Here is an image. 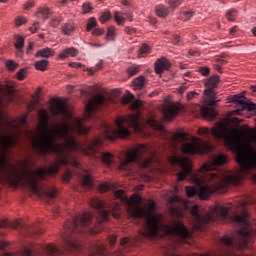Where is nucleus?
<instances>
[{
    "instance_id": "nucleus-6",
    "label": "nucleus",
    "mask_w": 256,
    "mask_h": 256,
    "mask_svg": "<svg viewBox=\"0 0 256 256\" xmlns=\"http://www.w3.org/2000/svg\"><path fill=\"white\" fill-rule=\"evenodd\" d=\"M117 129L111 127L109 124H103V133L106 139L109 141H115V139H125L131 135V131L127 127H131L135 133L143 135L147 129V125L155 129V131H163V125L154 118L143 120L141 113L137 112L129 114L124 117H119L116 120Z\"/></svg>"
},
{
    "instance_id": "nucleus-31",
    "label": "nucleus",
    "mask_w": 256,
    "mask_h": 256,
    "mask_svg": "<svg viewBox=\"0 0 256 256\" xmlns=\"http://www.w3.org/2000/svg\"><path fill=\"white\" fill-rule=\"evenodd\" d=\"M73 29V24L62 25V33H64V35H71V33H73Z\"/></svg>"
},
{
    "instance_id": "nucleus-18",
    "label": "nucleus",
    "mask_w": 256,
    "mask_h": 256,
    "mask_svg": "<svg viewBox=\"0 0 256 256\" xmlns=\"http://www.w3.org/2000/svg\"><path fill=\"white\" fill-rule=\"evenodd\" d=\"M201 113L205 119H209V121H213L217 117V112L215 109L209 107V106H203L201 108Z\"/></svg>"
},
{
    "instance_id": "nucleus-15",
    "label": "nucleus",
    "mask_w": 256,
    "mask_h": 256,
    "mask_svg": "<svg viewBox=\"0 0 256 256\" xmlns=\"http://www.w3.org/2000/svg\"><path fill=\"white\" fill-rule=\"evenodd\" d=\"M245 97L243 95H234L233 101L234 103H238V105L242 106V109H249V111H255L256 105L245 101Z\"/></svg>"
},
{
    "instance_id": "nucleus-7",
    "label": "nucleus",
    "mask_w": 256,
    "mask_h": 256,
    "mask_svg": "<svg viewBox=\"0 0 256 256\" xmlns=\"http://www.w3.org/2000/svg\"><path fill=\"white\" fill-rule=\"evenodd\" d=\"M155 161V152L150 145L138 144L127 150L125 159L121 162L119 169L123 171H131V163H136L142 169L153 167Z\"/></svg>"
},
{
    "instance_id": "nucleus-11",
    "label": "nucleus",
    "mask_w": 256,
    "mask_h": 256,
    "mask_svg": "<svg viewBox=\"0 0 256 256\" xmlns=\"http://www.w3.org/2000/svg\"><path fill=\"white\" fill-rule=\"evenodd\" d=\"M7 227H11L12 229H23L25 233L28 235H41L43 233V228H41V224L27 225L22 221H16L12 224L7 222V220L0 221V229H5Z\"/></svg>"
},
{
    "instance_id": "nucleus-20",
    "label": "nucleus",
    "mask_w": 256,
    "mask_h": 256,
    "mask_svg": "<svg viewBox=\"0 0 256 256\" xmlns=\"http://www.w3.org/2000/svg\"><path fill=\"white\" fill-rule=\"evenodd\" d=\"M55 55V51L53 49L46 47L44 49H40L36 52L35 57H42L44 59H49V57H53Z\"/></svg>"
},
{
    "instance_id": "nucleus-8",
    "label": "nucleus",
    "mask_w": 256,
    "mask_h": 256,
    "mask_svg": "<svg viewBox=\"0 0 256 256\" xmlns=\"http://www.w3.org/2000/svg\"><path fill=\"white\" fill-rule=\"evenodd\" d=\"M198 135H205L206 137L212 135L216 139H223L226 147L228 149H232L233 151L239 147V141L237 140V137H235V134L221 122H219L215 128L211 130V132L208 130V128H199Z\"/></svg>"
},
{
    "instance_id": "nucleus-47",
    "label": "nucleus",
    "mask_w": 256,
    "mask_h": 256,
    "mask_svg": "<svg viewBox=\"0 0 256 256\" xmlns=\"http://www.w3.org/2000/svg\"><path fill=\"white\" fill-rule=\"evenodd\" d=\"M199 71L204 77H208L209 73H211L209 67H200Z\"/></svg>"
},
{
    "instance_id": "nucleus-17",
    "label": "nucleus",
    "mask_w": 256,
    "mask_h": 256,
    "mask_svg": "<svg viewBox=\"0 0 256 256\" xmlns=\"http://www.w3.org/2000/svg\"><path fill=\"white\" fill-rule=\"evenodd\" d=\"M121 15H124V17ZM125 17L129 19V21H133V13L131 11H124L122 13L119 11H115L114 13V19L118 25H123Z\"/></svg>"
},
{
    "instance_id": "nucleus-27",
    "label": "nucleus",
    "mask_w": 256,
    "mask_h": 256,
    "mask_svg": "<svg viewBox=\"0 0 256 256\" xmlns=\"http://www.w3.org/2000/svg\"><path fill=\"white\" fill-rule=\"evenodd\" d=\"M47 65H49V61L40 60L35 62L34 67L37 69V71H47Z\"/></svg>"
},
{
    "instance_id": "nucleus-57",
    "label": "nucleus",
    "mask_w": 256,
    "mask_h": 256,
    "mask_svg": "<svg viewBox=\"0 0 256 256\" xmlns=\"http://www.w3.org/2000/svg\"><path fill=\"white\" fill-rule=\"evenodd\" d=\"M38 29H39V22H36L33 24L32 27L29 28V31H31V33H37Z\"/></svg>"
},
{
    "instance_id": "nucleus-16",
    "label": "nucleus",
    "mask_w": 256,
    "mask_h": 256,
    "mask_svg": "<svg viewBox=\"0 0 256 256\" xmlns=\"http://www.w3.org/2000/svg\"><path fill=\"white\" fill-rule=\"evenodd\" d=\"M170 67L171 64L169 63V60L165 57H162L155 62V71L157 75H161L163 71H168Z\"/></svg>"
},
{
    "instance_id": "nucleus-52",
    "label": "nucleus",
    "mask_w": 256,
    "mask_h": 256,
    "mask_svg": "<svg viewBox=\"0 0 256 256\" xmlns=\"http://www.w3.org/2000/svg\"><path fill=\"white\" fill-rule=\"evenodd\" d=\"M197 95H199L197 92L195 91H190L187 93V99L188 101H191V99H195V97H197Z\"/></svg>"
},
{
    "instance_id": "nucleus-49",
    "label": "nucleus",
    "mask_w": 256,
    "mask_h": 256,
    "mask_svg": "<svg viewBox=\"0 0 256 256\" xmlns=\"http://www.w3.org/2000/svg\"><path fill=\"white\" fill-rule=\"evenodd\" d=\"M142 103L139 100H135L131 104V109H141Z\"/></svg>"
},
{
    "instance_id": "nucleus-12",
    "label": "nucleus",
    "mask_w": 256,
    "mask_h": 256,
    "mask_svg": "<svg viewBox=\"0 0 256 256\" xmlns=\"http://www.w3.org/2000/svg\"><path fill=\"white\" fill-rule=\"evenodd\" d=\"M105 103H107V98L102 94H97L93 99L89 100L85 105L86 119H91V117H93V111H99Z\"/></svg>"
},
{
    "instance_id": "nucleus-29",
    "label": "nucleus",
    "mask_w": 256,
    "mask_h": 256,
    "mask_svg": "<svg viewBox=\"0 0 256 256\" xmlns=\"http://www.w3.org/2000/svg\"><path fill=\"white\" fill-rule=\"evenodd\" d=\"M98 189H99L100 193H107V191H111V190L115 189V185L104 183V184H100L98 186Z\"/></svg>"
},
{
    "instance_id": "nucleus-54",
    "label": "nucleus",
    "mask_w": 256,
    "mask_h": 256,
    "mask_svg": "<svg viewBox=\"0 0 256 256\" xmlns=\"http://www.w3.org/2000/svg\"><path fill=\"white\" fill-rule=\"evenodd\" d=\"M108 241H109V245H111V247H113V245H115V243L117 241V236H115V235L109 236Z\"/></svg>"
},
{
    "instance_id": "nucleus-50",
    "label": "nucleus",
    "mask_w": 256,
    "mask_h": 256,
    "mask_svg": "<svg viewBox=\"0 0 256 256\" xmlns=\"http://www.w3.org/2000/svg\"><path fill=\"white\" fill-rule=\"evenodd\" d=\"M183 19L184 21H189V19H191V17H193V12L189 11V12H183Z\"/></svg>"
},
{
    "instance_id": "nucleus-43",
    "label": "nucleus",
    "mask_w": 256,
    "mask_h": 256,
    "mask_svg": "<svg viewBox=\"0 0 256 256\" xmlns=\"http://www.w3.org/2000/svg\"><path fill=\"white\" fill-rule=\"evenodd\" d=\"M133 101V94H128L122 97V103L127 105V103H131Z\"/></svg>"
},
{
    "instance_id": "nucleus-10",
    "label": "nucleus",
    "mask_w": 256,
    "mask_h": 256,
    "mask_svg": "<svg viewBox=\"0 0 256 256\" xmlns=\"http://www.w3.org/2000/svg\"><path fill=\"white\" fill-rule=\"evenodd\" d=\"M237 163L241 175H251V171L256 167V151L252 150V154L240 153L237 156Z\"/></svg>"
},
{
    "instance_id": "nucleus-56",
    "label": "nucleus",
    "mask_w": 256,
    "mask_h": 256,
    "mask_svg": "<svg viewBox=\"0 0 256 256\" xmlns=\"http://www.w3.org/2000/svg\"><path fill=\"white\" fill-rule=\"evenodd\" d=\"M69 66L72 67L73 69H81L83 67V64L77 63V62H71Z\"/></svg>"
},
{
    "instance_id": "nucleus-33",
    "label": "nucleus",
    "mask_w": 256,
    "mask_h": 256,
    "mask_svg": "<svg viewBox=\"0 0 256 256\" xmlns=\"http://www.w3.org/2000/svg\"><path fill=\"white\" fill-rule=\"evenodd\" d=\"M18 67H19V64H17L13 60L6 61V69H8V71H15V69H17Z\"/></svg>"
},
{
    "instance_id": "nucleus-35",
    "label": "nucleus",
    "mask_w": 256,
    "mask_h": 256,
    "mask_svg": "<svg viewBox=\"0 0 256 256\" xmlns=\"http://www.w3.org/2000/svg\"><path fill=\"white\" fill-rule=\"evenodd\" d=\"M14 23L16 27H21V25H25V23H27V18L23 16H18L15 18Z\"/></svg>"
},
{
    "instance_id": "nucleus-64",
    "label": "nucleus",
    "mask_w": 256,
    "mask_h": 256,
    "mask_svg": "<svg viewBox=\"0 0 256 256\" xmlns=\"http://www.w3.org/2000/svg\"><path fill=\"white\" fill-rule=\"evenodd\" d=\"M34 3L33 1H28L25 5H24V9H31V7H33Z\"/></svg>"
},
{
    "instance_id": "nucleus-40",
    "label": "nucleus",
    "mask_w": 256,
    "mask_h": 256,
    "mask_svg": "<svg viewBox=\"0 0 256 256\" xmlns=\"http://www.w3.org/2000/svg\"><path fill=\"white\" fill-rule=\"evenodd\" d=\"M150 48L147 46V44H143L140 49L138 50V54L139 55H145L147 53H149Z\"/></svg>"
},
{
    "instance_id": "nucleus-34",
    "label": "nucleus",
    "mask_w": 256,
    "mask_h": 256,
    "mask_svg": "<svg viewBox=\"0 0 256 256\" xmlns=\"http://www.w3.org/2000/svg\"><path fill=\"white\" fill-rule=\"evenodd\" d=\"M106 39H108V41L115 40V28L114 27L111 26L108 28Z\"/></svg>"
},
{
    "instance_id": "nucleus-42",
    "label": "nucleus",
    "mask_w": 256,
    "mask_h": 256,
    "mask_svg": "<svg viewBox=\"0 0 256 256\" xmlns=\"http://www.w3.org/2000/svg\"><path fill=\"white\" fill-rule=\"evenodd\" d=\"M4 91L7 93V95H15V88H13L12 85H5Z\"/></svg>"
},
{
    "instance_id": "nucleus-44",
    "label": "nucleus",
    "mask_w": 256,
    "mask_h": 256,
    "mask_svg": "<svg viewBox=\"0 0 256 256\" xmlns=\"http://www.w3.org/2000/svg\"><path fill=\"white\" fill-rule=\"evenodd\" d=\"M96 25H97V21L95 20V18H90L87 23V31H91V29Z\"/></svg>"
},
{
    "instance_id": "nucleus-37",
    "label": "nucleus",
    "mask_w": 256,
    "mask_h": 256,
    "mask_svg": "<svg viewBox=\"0 0 256 256\" xmlns=\"http://www.w3.org/2000/svg\"><path fill=\"white\" fill-rule=\"evenodd\" d=\"M109 19H111V12L106 11L104 12L100 17H99V21L101 23H106V21H109Z\"/></svg>"
},
{
    "instance_id": "nucleus-60",
    "label": "nucleus",
    "mask_w": 256,
    "mask_h": 256,
    "mask_svg": "<svg viewBox=\"0 0 256 256\" xmlns=\"http://www.w3.org/2000/svg\"><path fill=\"white\" fill-rule=\"evenodd\" d=\"M187 85H182L179 89L178 92L180 93V95H183V93H185V91H187Z\"/></svg>"
},
{
    "instance_id": "nucleus-41",
    "label": "nucleus",
    "mask_w": 256,
    "mask_h": 256,
    "mask_svg": "<svg viewBox=\"0 0 256 256\" xmlns=\"http://www.w3.org/2000/svg\"><path fill=\"white\" fill-rule=\"evenodd\" d=\"M214 88H208L206 90H204V95L206 97H209L210 99H213V97H215V91H213Z\"/></svg>"
},
{
    "instance_id": "nucleus-9",
    "label": "nucleus",
    "mask_w": 256,
    "mask_h": 256,
    "mask_svg": "<svg viewBox=\"0 0 256 256\" xmlns=\"http://www.w3.org/2000/svg\"><path fill=\"white\" fill-rule=\"evenodd\" d=\"M212 147L209 143L201 140L198 137H192L191 142L182 143V151L186 155H205L209 153Z\"/></svg>"
},
{
    "instance_id": "nucleus-2",
    "label": "nucleus",
    "mask_w": 256,
    "mask_h": 256,
    "mask_svg": "<svg viewBox=\"0 0 256 256\" xmlns=\"http://www.w3.org/2000/svg\"><path fill=\"white\" fill-rule=\"evenodd\" d=\"M171 165H177L181 171L177 173L178 181H191L194 185L186 186L187 197H198L202 200L209 199L213 193H224L231 185H239L241 177L237 174H222L219 171L211 172L221 165L227 163V156L219 154L211 158L209 163H204L198 171H193V163L189 158L181 156H171Z\"/></svg>"
},
{
    "instance_id": "nucleus-58",
    "label": "nucleus",
    "mask_w": 256,
    "mask_h": 256,
    "mask_svg": "<svg viewBox=\"0 0 256 256\" xmlns=\"http://www.w3.org/2000/svg\"><path fill=\"white\" fill-rule=\"evenodd\" d=\"M217 102H219V100L209 99L206 101L207 105H209L210 107H215L217 105Z\"/></svg>"
},
{
    "instance_id": "nucleus-59",
    "label": "nucleus",
    "mask_w": 256,
    "mask_h": 256,
    "mask_svg": "<svg viewBox=\"0 0 256 256\" xmlns=\"http://www.w3.org/2000/svg\"><path fill=\"white\" fill-rule=\"evenodd\" d=\"M70 179H71V172H66L63 175V181H65V183H69Z\"/></svg>"
},
{
    "instance_id": "nucleus-46",
    "label": "nucleus",
    "mask_w": 256,
    "mask_h": 256,
    "mask_svg": "<svg viewBox=\"0 0 256 256\" xmlns=\"http://www.w3.org/2000/svg\"><path fill=\"white\" fill-rule=\"evenodd\" d=\"M169 5L171 9H177L181 5V0H169Z\"/></svg>"
},
{
    "instance_id": "nucleus-45",
    "label": "nucleus",
    "mask_w": 256,
    "mask_h": 256,
    "mask_svg": "<svg viewBox=\"0 0 256 256\" xmlns=\"http://www.w3.org/2000/svg\"><path fill=\"white\" fill-rule=\"evenodd\" d=\"M92 9H93V7L91 6V3H89V2L84 3L82 6L83 13H90Z\"/></svg>"
},
{
    "instance_id": "nucleus-26",
    "label": "nucleus",
    "mask_w": 256,
    "mask_h": 256,
    "mask_svg": "<svg viewBox=\"0 0 256 256\" xmlns=\"http://www.w3.org/2000/svg\"><path fill=\"white\" fill-rule=\"evenodd\" d=\"M133 87L136 91H139L145 87V77L139 76L138 78L134 79Z\"/></svg>"
},
{
    "instance_id": "nucleus-23",
    "label": "nucleus",
    "mask_w": 256,
    "mask_h": 256,
    "mask_svg": "<svg viewBox=\"0 0 256 256\" xmlns=\"http://www.w3.org/2000/svg\"><path fill=\"white\" fill-rule=\"evenodd\" d=\"M81 183L84 189H93V177H91V175L86 174L82 176Z\"/></svg>"
},
{
    "instance_id": "nucleus-53",
    "label": "nucleus",
    "mask_w": 256,
    "mask_h": 256,
    "mask_svg": "<svg viewBox=\"0 0 256 256\" xmlns=\"http://www.w3.org/2000/svg\"><path fill=\"white\" fill-rule=\"evenodd\" d=\"M125 32L128 34V35H135V33H137V30L133 27H126L125 28Z\"/></svg>"
},
{
    "instance_id": "nucleus-28",
    "label": "nucleus",
    "mask_w": 256,
    "mask_h": 256,
    "mask_svg": "<svg viewBox=\"0 0 256 256\" xmlns=\"http://www.w3.org/2000/svg\"><path fill=\"white\" fill-rule=\"evenodd\" d=\"M170 205H175L178 203L179 205H185V200L181 198V196L173 195L168 199Z\"/></svg>"
},
{
    "instance_id": "nucleus-14",
    "label": "nucleus",
    "mask_w": 256,
    "mask_h": 256,
    "mask_svg": "<svg viewBox=\"0 0 256 256\" xmlns=\"http://www.w3.org/2000/svg\"><path fill=\"white\" fill-rule=\"evenodd\" d=\"M179 111H181V108H179V106L172 104L167 106L164 111H163V118L165 121H171L173 119H175L177 113H179Z\"/></svg>"
},
{
    "instance_id": "nucleus-39",
    "label": "nucleus",
    "mask_w": 256,
    "mask_h": 256,
    "mask_svg": "<svg viewBox=\"0 0 256 256\" xmlns=\"http://www.w3.org/2000/svg\"><path fill=\"white\" fill-rule=\"evenodd\" d=\"M216 64L215 65H225L227 63V56H218L215 58Z\"/></svg>"
},
{
    "instance_id": "nucleus-22",
    "label": "nucleus",
    "mask_w": 256,
    "mask_h": 256,
    "mask_svg": "<svg viewBox=\"0 0 256 256\" xmlns=\"http://www.w3.org/2000/svg\"><path fill=\"white\" fill-rule=\"evenodd\" d=\"M79 52L75 48H67L59 54L60 59H67V57H77Z\"/></svg>"
},
{
    "instance_id": "nucleus-25",
    "label": "nucleus",
    "mask_w": 256,
    "mask_h": 256,
    "mask_svg": "<svg viewBox=\"0 0 256 256\" xmlns=\"http://www.w3.org/2000/svg\"><path fill=\"white\" fill-rule=\"evenodd\" d=\"M49 15H51V10L49 8H40L36 12V17L38 19H49Z\"/></svg>"
},
{
    "instance_id": "nucleus-4",
    "label": "nucleus",
    "mask_w": 256,
    "mask_h": 256,
    "mask_svg": "<svg viewBox=\"0 0 256 256\" xmlns=\"http://www.w3.org/2000/svg\"><path fill=\"white\" fill-rule=\"evenodd\" d=\"M116 199H120L123 205H126L131 210V215L135 219H143L144 231H139L140 239H157L160 233L169 235L170 237H176L178 243L185 241L191 237V232L185 227L182 222H174L173 226L163 224V216L161 214H155V202L151 201L149 208L144 210L139 207L142 198L141 196L134 194L131 198L125 195V191L116 190L114 192Z\"/></svg>"
},
{
    "instance_id": "nucleus-63",
    "label": "nucleus",
    "mask_w": 256,
    "mask_h": 256,
    "mask_svg": "<svg viewBox=\"0 0 256 256\" xmlns=\"http://www.w3.org/2000/svg\"><path fill=\"white\" fill-rule=\"evenodd\" d=\"M16 57H23V48H16Z\"/></svg>"
},
{
    "instance_id": "nucleus-13",
    "label": "nucleus",
    "mask_w": 256,
    "mask_h": 256,
    "mask_svg": "<svg viewBox=\"0 0 256 256\" xmlns=\"http://www.w3.org/2000/svg\"><path fill=\"white\" fill-rule=\"evenodd\" d=\"M49 111L53 117H62L63 119H72L73 113L69 110L67 104L63 101L53 103L49 107Z\"/></svg>"
},
{
    "instance_id": "nucleus-61",
    "label": "nucleus",
    "mask_w": 256,
    "mask_h": 256,
    "mask_svg": "<svg viewBox=\"0 0 256 256\" xmlns=\"http://www.w3.org/2000/svg\"><path fill=\"white\" fill-rule=\"evenodd\" d=\"M238 30H239V28H237V26H233V27L229 30V35H235Z\"/></svg>"
},
{
    "instance_id": "nucleus-19",
    "label": "nucleus",
    "mask_w": 256,
    "mask_h": 256,
    "mask_svg": "<svg viewBox=\"0 0 256 256\" xmlns=\"http://www.w3.org/2000/svg\"><path fill=\"white\" fill-rule=\"evenodd\" d=\"M171 141L172 143H182L185 141H189V134L185 132H176L173 134Z\"/></svg>"
},
{
    "instance_id": "nucleus-38",
    "label": "nucleus",
    "mask_w": 256,
    "mask_h": 256,
    "mask_svg": "<svg viewBox=\"0 0 256 256\" xmlns=\"http://www.w3.org/2000/svg\"><path fill=\"white\" fill-rule=\"evenodd\" d=\"M139 72V66H130L128 69H127V73L128 75L130 76H133V75H137Z\"/></svg>"
},
{
    "instance_id": "nucleus-32",
    "label": "nucleus",
    "mask_w": 256,
    "mask_h": 256,
    "mask_svg": "<svg viewBox=\"0 0 256 256\" xmlns=\"http://www.w3.org/2000/svg\"><path fill=\"white\" fill-rule=\"evenodd\" d=\"M226 18L228 19V21H235V19H237V10H228V12L226 13Z\"/></svg>"
},
{
    "instance_id": "nucleus-62",
    "label": "nucleus",
    "mask_w": 256,
    "mask_h": 256,
    "mask_svg": "<svg viewBox=\"0 0 256 256\" xmlns=\"http://www.w3.org/2000/svg\"><path fill=\"white\" fill-rule=\"evenodd\" d=\"M173 43H174V45H179V43H181V37L175 35Z\"/></svg>"
},
{
    "instance_id": "nucleus-36",
    "label": "nucleus",
    "mask_w": 256,
    "mask_h": 256,
    "mask_svg": "<svg viewBox=\"0 0 256 256\" xmlns=\"http://www.w3.org/2000/svg\"><path fill=\"white\" fill-rule=\"evenodd\" d=\"M16 77L19 81H23V79L27 77V69L26 68L20 69L19 72L16 74Z\"/></svg>"
},
{
    "instance_id": "nucleus-55",
    "label": "nucleus",
    "mask_w": 256,
    "mask_h": 256,
    "mask_svg": "<svg viewBox=\"0 0 256 256\" xmlns=\"http://www.w3.org/2000/svg\"><path fill=\"white\" fill-rule=\"evenodd\" d=\"M61 23V20L57 18H53L50 22L51 27H59V24Z\"/></svg>"
},
{
    "instance_id": "nucleus-3",
    "label": "nucleus",
    "mask_w": 256,
    "mask_h": 256,
    "mask_svg": "<svg viewBox=\"0 0 256 256\" xmlns=\"http://www.w3.org/2000/svg\"><path fill=\"white\" fill-rule=\"evenodd\" d=\"M91 207L98 211V223L95 228H89L93 219V214L85 212L83 214H77L71 221L64 224L65 236H63L62 249L57 248L55 244H45L38 246L39 250H36L37 255L40 256H60L66 253H71L77 249H81V244L77 242L75 235L82 233H101L103 231V223L109 219V215H112L114 219H119L121 213L116 207L109 209V204L99 198H92L90 200Z\"/></svg>"
},
{
    "instance_id": "nucleus-21",
    "label": "nucleus",
    "mask_w": 256,
    "mask_h": 256,
    "mask_svg": "<svg viewBox=\"0 0 256 256\" xmlns=\"http://www.w3.org/2000/svg\"><path fill=\"white\" fill-rule=\"evenodd\" d=\"M155 12L157 17H160L161 19H165V17L169 15V8L163 4H160L155 7Z\"/></svg>"
},
{
    "instance_id": "nucleus-48",
    "label": "nucleus",
    "mask_w": 256,
    "mask_h": 256,
    "mask_svg": "<svg viewBox=\"0 0 256 256\" xmlns=\"http://www.w3.org/2000/svg\"><path fill=\"white\" fill-rule=\"evenodd\" d=\"M22 256H33V249L31 248H24L22 252Z\"/></svg>"
},
{
    "instance_id": "nucleus-51",
    "label": "nucleus",
    "mask_w": 256,
    "mask_h": 256,
    "mask_svg": "<svg viewBox=\"0 0 256 256\" xmlns=\"http://www.w3.org/2000/svg\"><path fill=\"white\" fill-rule=\"evenodd\" d=\"M103 33H105V31L101 28H96L93 30L92 34L95 36V37H99V35H103Z\"/></svg>"
},
{
    "instance_id": "nucleus-5",
    "label": "nucleus",
    "mask_w": 256,
    "mask_h": 256,
    "mask_svg": "<svg viewBox=\"0 0 256 256\" xmlns=\"http://www.w3.org/2000/svg\"><path fill=\"white\" fill-rule=\"evenodd\" d=\"M229 211H231V207L216 205L214 208L210 209L207 214L201 215L199 214V206L194 205L192 207V215L195 219L194 227L198 231H203L205 225L215 223L219 221V219L222 221H231L241 227V229L237 231L238 238L224 236L221 238L220 243L228 247V249H247L251 244V239H253L256 234V232L251 229V216L245 206H243L241 214L230 215Z\"/></svg>"
},
{
    "instance_id": "nucleus-30",
    "label": "nucleus",
    "mask_w": 256,
    "mask_h": 256,
    "mask_svg": "<svg viewBox=\"0 0 256 256\" xmlns=\"http://www.w3.org/2000/svg\"><path fill=\"white\" fill-rule=\"evenodd\" d=\"M15 40V49H23V47H25V38H23V36H15Z\"/></svg>"
},
{
    "instance_id": "nucleus-1",
    "label": "nucleus",
    "mask_w": 256,
    "mask_h": 256,
    "mask_svg": "<svg viewBox=\"0 0 256 256\" xmlns=\"http://www.w3.org/2000/svg\"><path fill=\"white\" fill-rule=\"evenodd\" d=\"M41 125L40 137H33L31 145L36 155H49L55 153V159L48 168L38 167L31 171L26 167L18 168L9 162V149L17 147L21 132L17 129L21 125H27V118L23 117L19 122H11L4 120L0 114V183L9 185L10 187H19V185H27L32 193L38 195L42 199H46L47 203H51L52 199L57 197V189L43 188L41 181L47 179V175L53 177L59 173L61 165H73L79 169V162L75 160L72 151H81L83 155L89 157H101V161L107 167L113 165V154L105 152L99 154V149L103 145L101 138H94L86 144H79L71 133L78 135H87L91 131V127L85 126L83 120L79 118L72 119L71 125L63 122L61 125H55L52 130L47 127L49 123V112L41 109L38 112Z\"/></svg>"
},
{
    "instance_id": "nucleus-24",
    "label": "nucleus",
    "mask_w": 256,
    "mask_h": 256,
    "mask_svg": "<svg viewBox=\"0 0 256 256\" xmlns=\"http://www.w3.org/2000/svg\"><path fill=\"white\" fill-rule=\"evenodd\" d=\"M219 85V76L214 75L208 78L205 82V86L210 88V89H215Z\"/></svg>"
}]
</instances>
